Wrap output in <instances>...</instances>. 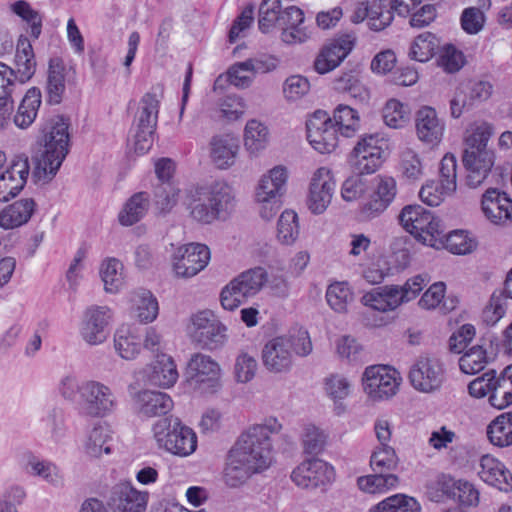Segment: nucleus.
<instances>
[{
    "label": "nucleus",
    "mask_w": 512,
    "mask_h": 512,
    "mask_svg": "<svg viewBox=\"0 0 512 512\" xmlns=\"http://www.w3.org/2000/svg\"><path fill=\"white\" fill-rule=\"evenodd\" d=\"M12 11L29 24L31 37L38 39L42 32L43 20L40 13L24 0L16 1L12 5Z\"/></svg>",
    "instance_id": "nucleus-56"
},
{
    "label": "nucleus",
    "mask_w": 512,
    "mask_h": 512,
    "mask_svg": "<svg viewBox=\"0 0 512 512\" xmlns=\"http://www.w3.org/2000/svg\"><path fill=\"white\" fill-rule=\"evenodd\" d=\"M65 67L59 58H53L49 62L47 77V94L50 104H59L65 92Z\"/></svg>",
    "instance_id": "nucleus-36"
},
{
    "label": "nucleus",
    "mask_w": 512,
    "mask_h": 512,
    "mask_svg": "<svg viewBox=\"0 0 512 512\" xmlns=\"http://www.w3.org/2000/svg\"><path fill=\"white\" fill-rule=\"evenodd\" d=\"M439 44V40L434 34L424 32L415 38L409 56L416 61L426 62L435 54Z\"/></svg>",
    "instance_id": "nucleus-49"
},
{
    "label": "nucleus",
    "mask_w": 512,
    "mask_h": 512,
    "mask_svg": "<svg viewBox=\"0 0 512 512\" xmlns=\"http://www.w3.org/2000/svg\"><path fill=\"white\" fill-rule=\"evenodd\" d=\"M132 405L138 416L150 418L166 415L172 410L173 401L166 393L142 390L132 395Z\"/></svg>",
    "instance_id": "nucleus-23"
},
{
    "label": "nucleus",
    "mask_w": 512,
    "mask_h": 512,
    "mask_svg": "<svg viewBox=\"0 0 512 512\" xmlns=\"http://www.w3.org/2000/svg\"><path fill=\"white\" fill-rule=\"evenodd\" d=\"M41 105V91L36 87L30 88L21 100L14 116V123L20 128L30 126L38 113Z\"/></svg>",
    "instance_id": "nucleus-34"
},
{
    "label": "nucleus",
    "mask_w": 512,
    "mask_h": 512,
    "mask_svg": "<svg viewBox=\"0 0 512 512\" xmlns=\"http://www.w3.org/2000/svg\"><path fill=\"white\" fill-rule=\"evenodd\" d=\"M482 210L492 223L498 224L511 218L512 201L498 189L489 188L482 197Z\"/></svg>",
    "instance_id": "nucleus-30"
},
{
    "label": "nucleus",
    "mask_w": 512,
    "mask_h": 512,
    "mask_svg": "<svg viewBox=\"0 0 512 512\" xmlns=\"http://www.w3.org/2000/svg\"><path fill=\"white\" fill-rule=\"evenodd\" d=\"M394 0H374L369 5L368 25L371 30L382 31L394 19Z\"/></svg>",
    "instance_id": "nucleus-42"
},
{
    "label": "nucleus",
    "mask_w": 512,
    "mask_h": 512,
    "mask_svg": "<svg viewBox=\"0 0 512 512\" xmlns=\"http://www.w3.org/2000/svg\"><path fill=\"white\" fill-rule=\"evenodd\" d=\"M148 492L138 491L130 483H120L113 487L108 505L113 512H144Z\"/></svg>",
    "instance_id": "nucleus-22"
},
{
    "label": "nucleus",
    "mask_w": 512,
    "mask_h": 512,
    "mask_svg": "<svg viewBox=\"0 0 512 512\" xmlns=\"http://www.w3.org/2000/svg\"><path fill=\"white\" fill-rule=\"evenodd\" d=\"M36 209L32 198H22L7 206L0 212V227L14 229L26 224Z\"/></svg>",
    "instance_id": "nucleus-31"
},
{
    "label": "nucleus",
    "mask_w": 512,
    "mask_h": 512,
    "mask_svg": "<svg viewBox=\"0 0 512 512\" xmlns=\"http://www.w3.org/2000/svg\"><path fill=\"white\" fill-rule=\"evenodd\" d=\"M170 426L167 418L154 424V438L159 448H197V435L192 428L180 421L175 422L172 429Z\"/></svg>",
    "instance_id": "nucleus-16"
},
{
    "label": "nucleus",
    "mask_w": 512,
    "mask_h": 512,
    "mask_svg": "<svg viewBox=\"0 0 512 512\" xmlns=\"http://www.w3.org/2000/svg\"><path fill=\"white\" fill-rule=\"evenodd\" d=\"M333 124L345 137H351L359 128V114L348 105L339 104L333 112Z\"/></svg>",
    "instance_id": "nucleus-46"
},
{
    "label": "nucleus",
    "mask_w": 512,
    "mask_h": 512,
    "mask_svg": "<svg viewBox=\"0 0 512 512\" xmlns=\"http://www.w3.org/2000/svg\"><path fill=\"white\" fill-rule=\"evenodd\" d=\"M306 128L307 138L315 150L322 154L335 150L340 132L326 111H315L306 122Z\"/></svg>",
    "instance_id": "nucleus-15"
},
{
    "label": "nucleus",
    "mask_w": 512,
    "mask_h": 512,
    "mask_svg": "<svg viewBox=\"0 0 512 512\" xmlns=\"http://www.w3.org/2000/svg\"><path fill=\"white\" fill-rule=\"evenodd\" d=\"M268 281V274L262 267L248 269L233 278L220 293V302L225 310L233 311L249 298L258 294Z\"/></svg>",
    "instance_id": "nucleus-6"
},
{
    "label": "nucleus",
    "mask_w": 512,
    "mask_h": 512,
    "mask_svg": "<svg viewBox=\"0 0 512 512\" xmlns=\"http://www.w3.org/2000/svg\"><path fill=\"white\" fill-rule=\"evenodd\" d=\"M115 352L124 360H134L142 350V337L135 327L122 325L114 334Z\"/></svg>",
    "instance_id": "nucleus-32"
},
{
    "label": "nucleus",
    "mask_w": 512,
    "mask_h": 512,
    "mask_svg": "<svg viewBox=\"0 0 512 512\" xmlns=\"http://www.w3.org/2000/svg\"><path fill=\"white\" fill-rule=\"evenodd\" d=\"M376 186L370 199L360 208L364 220H371L382 214L394 200L397 194L396 181L389 176H378Z\"/></svg>",
    "instance_id": "nucleus-19"
},
{
    "label": "nucleus",
    "mask_w": 512,
    "mask_h": 512,
    "mask_svg": "<svg viewBox=\"0 0 512 512\" xmlns=\"http://www.w3.org/2000/svg\"><path fill=\"white\" fill-rule=\"evenodd\" d=\"M187 382L200 393L213 394L222 386L221 368L211 356L196 353L188 362Z\"/></svg>",
    "instance_id": "nucleus-8"
},
{
    "label": "nucleus",
    "mask_w": 512,
    "mask_h": 512,
    "mask_svg": "<svg viewBox=\"0 0 512 512\" xmlns=\"http://www.w3.org/2000/svg\"><path fill=\"white\" fill-rule=\"evenodd\" d=\"M185 201L191 217L204 224L225 217L235 205L233 189L224 181L191 188Z\"/></svg>",
    "instance_id": "nucleus-1"
},
{
    "label": "nucleus",
    "mask_w": 512,
    "mask_h": 512,
    "mask_svg": "<svg viewBox=\"0 0 512 512\" xmlns=\"http://www.w3.org/2000/svg\"><path fill=\"white\" fill-rule=\"evenodd\" d=\"M179 190L170 183H161L155 188V204L165 213L172 209L178 201Z\"/></svg>",
    "instance_id": "nucleus-61"
},
{
    "label": "nucleus",
    "mask_w": 512,
    "mask_h": 512,
    "mask_svg": "<svg viewBox=\"0 0 512 512\" xmlns=\"http://www.w3.org/2000/svg\"><path fill=\"white\" fill-rule=\"evenodd\" d=\"M114 431L107 422H98L88 432L86 448H110L113 441Z\"/></svg>",
    "instance_id": "nucleus-57"
},
{
    "label": "nucleus",
    "mask_w": 512,
    "mask_h": 512,
    "mask_svg": "<svg viewBox=\"0 0 512 512\" xmlns=\"http://www.w3.org/2000/svg\"><path fill=\"white\" fill-rule=\"evenodd\" d=\"M487 364V353L481 345H475L467 350L459 360V366L465 374H476Z\"/></svg>",
    "instance_id": "nucleus-53"
},
{
    "label": "nucleus",
    "mask_w": 512,
    "mask_h": 512,
    "mask_svg": "<svg viewBox=\"0 0 512 512\" xmlns=\"http://www.w3.org/2000/svg\"><path fill=\"white\" fill-rule=\"evenodd\" d=\"M122 270L123 265L116 258H108L102 262L100 267V276L104 283L106 292L115 293L122 287Z\"/></svg>",
    "instance_id": "nucleus-48"
},
{
    "label": "nucleus",
    "mask_w": 512,
    "mask_h": 512,
    "mask_svg": "<svg viewBox=\"0 0 512 512\" xmlns=\"http://www.w3.org/2000/svg\"><path fill=\"white\" fill-rule=\"evenodd\" d=\"M387 143L378 134L363 136L352 151L353 171L358 174H372L382 165L386 156Z\"/></svg>",
    "instance_id": "nucleus-10"
},
{
    "label": "nucleus",
    "mask_w": 512,
    "mask_h": 512,
    "mask_svg": "<svg viewBox=\"0 0 512 512\" xmlns=\"http://www.w3.org/2000/svg\"><path fill=\"white\" fill-rule=\"evenodd\" d=\"M112 319L111 309L107 306H90L83 316L80 329L83 340L89 345L103 343L108 336V326Z\"/></svg>",
    "instance_id": "nucleus-18"
},
{
    "label": "nucleus",
    "mask_w": 512,
    "mask_h": 512,
    "mask_svg": "<svg viewBox=\"0 0 512 512\" xmlns=\"http://www.w3.org/2000/svg\"><path fill=\"white\" fill-rule=\"evenodd\" d=\"M415 128L417 137L421 142L437 145L443 138L445 122L438 117L434 108L423 106L416 112Z\"/></svg>",
    "instance_id": "nucleus-24"
},
{
    "label": "nucleus",
    "mask_w": 512,
    "mask_h": 512,
    "mask_svg": "<svg viewBox=\"0 0 512 512\" xmlns=\"http://www.w3.org/2000/svg\"><path fill=\"white\" fill-rule=\"evenodd\" d=\"M209 147L210 159L214 166L220 170H227L236 163L240 142L232 134H221L211 138Z\"/></svg>",
    "instance_id": "nucleus-25"
},
{
    "label": "nucleus",
    "mask_w": 512,
    "mask_h": 512,
    "mask_svg": "<svg viewBox=\"0 0 512 512\" xmlns=\"http://www.w3.org/2000/svg\"><path fill=\"white\" fill-rule=\"evenodd\" d=\"M493 133L494 127L488 122L481 121L472 123L464 134V150H490L487 145Z\"/></svg>",
    "instance_id": "nucleus-39"
},
{
    "label": "nucleus",
    "mask_w": 512,
    "mask_h": 512,
    "mask_svg": "<svg viewBox=\"0 0 512 512\" xmlns=\"http://www.w3.org/2000/svg\"><path fill=\"white\" fill-rule=\"evenodd\" d=\"M437 64L447 73H455L459 71L464 65L463 54L453 45H445L440 50Z\"/></svg>",
    "instance_id": "nucleus-59"
},
{
    "label": "nucleus",
    "mask_w": 512,
    "mask_h": 512,
    "mask_svg": "<svg viewBox=\"0 0 512 512\" xmlns=\"http://www.w3.org/2000/svg\"><path fill=\"white\" fill-rule=\"evenodd\" d=\"M325 392L334 401L335 411L338 415L345 411L342 400L350 394V382L340 375H331L325 379Z\"/></svg>",
    "instance_id": "nucleus-47"
},
{
    "label": "nucleus",
    "mask_w": 512,
    "mask_h": 512,
    "mask_svg": "<svg viewBox=\"0 0 512 512\" xmlns=\"http://www.w3.org/2000/svg\"><path fill=\"white\" fill-rule=\"evenodd\" d=\"M192 324V340L202 348L215 350L226 342L227 329L211 311L205 310L195 314Z\"/></svg>",
    "instance_id": "nucleus-14"
},
{
    "label": "nucleus",
    "mask_w": 512,
    "mask_h": 512,
    "mask_svg": "<svg viewBox=\"0 0 512 512\" xmlns=\"http://www.w3.org/2000/svg\"><path fill=\"white\" fill-rule=\"evenodd\" d=\"M362 380L365 393L373 401L390 399L397 393L401 383L399 373L385 365L367 367Z\"/></svg>",
    "instance_id": "nucleus-11"
},
{
    "label": "nucleus",
    "mask_w": 512,
    "mask_h": 512,
    "mask_svg": "<svg viewBox=\"0 0 512 512\" xmlns=\"http://www.w3.org/2000/svg\"><path fill=\"white\" fill-rule=\"evenodd\" d=\"M399 220L403 228L424 245L439 249L444 236L440 220L422 206H406L402 209Z\"/></svg>",
    "instance_id": "nucleus-5"
},
{
    "label": "nucleus",
    "mask_w": 512,
    "mask_h": 512,
    "mask_svg": "<svg viewBox=\"0 0 512 512\" xmlns=\"http://www.w3.org/2000/svg\"><path fill=\"white\" fill-rule=\"evenodd\" d=\"M69 123L63 116H57L43 130V149L35 158L33 177L37 181H51L69 153Z\"/></svg>",
    "instance_id": "nucleus-2"
},
{
    "label": "nucleus",
    "mask_w": 512,
    "mask_h": 512,
    "mask_svg": "<svg viewBox=\"0 0 512 512\" xmlns=\"http://www.w3.org/2000/svg\"><path fill=\"white\" fill-rule=\"evenodd\" d=\"M15 63L17 77L22 83L28 81L34 75L36 70L34 51L26 37L21 36L18 40Z\"/></svg>",
    "instance_id": "nucleus-38"
},
{
    "label": "nucleus",
    "mask_w": 512,
    "mask_h": 512,
    "mask_svg": "<svg viewBox=\"0 0 512 512\" xmlns=\"http://www.w3.org/2000/svg\"><path fill=\"white\" fill-rule=\"evenodd\" d=\"M329 306L338 313L347 311V305L352 301L353 294L345 282L331 284L326 291Z\"/></svg>",
    "instance_id": "nucleus-51"
},
{
    "label": "nucleus",
    "mask_w": 512,
    "mask_h": 512,
    "mask_svg": "<svg viewBox=\"0 0 512 512\" xmlns=\"http://www.w3.org/2000/svg\"><path fill=\"white\" fill-rule=\"evenodd\" d=\"M335 181L326 167L318 168L311 179L308 206L315 214L323 213L331 203Z\"/></svg>",
    "instance_id": "nucleus-21"
},
{
    "label": "nucleus",
    "mask_w": 512,
    "mask_h": 512,
    "mask_svg": "<svg viewBox=\"0 0 512 512\" xmlns=\"http://www.w3.org/2000/svg\"><path fill=\"white\" fill-rule=\"evenodd\" d=\"M355 39L344 35L322 49L317 56L314 67L320 74H325L336 68L351 52Z\"/></svg>",
    "instance_id": "nucleus-26"
},
{
    "label": "nucleus",
    "mask_w": 512,
    "mask_h": 512,
    "mask_svg": "<svg viewBox=\"0 0 512 512\" xmlns=\"http://www.w3.org/2000/svg\"><path fill=\"white\" fill-rule=\"evenodd\" d=\"M358 489L366 494H383L388 491V481L383 474L360 476L356 481Z\"/></svg>",
    "instance_id": "nucleus-64"
},
{
    "label": "nucleus",
    "mask_w": 512,
    "mask_h": 512,
    "mask_svg": "<svg viewBox=\"0 0 512 512\" xmlns=\"http://www.w3.org/2000/svg\"><path fill=\"white\" fill-rule=\"evenodd\" d=\"M79 406L85 416L104 417L116 409L117 400L110 387L90 380L81 384Z\"/></svg>",
    "instance_id": "nucleus-9"
},
{
    "label": "nucleus",
    "mask_w": 512,
    "mask_h": 512,
    "mask_svg": "<svg viewBox=\"0 0 512 512\" xmlns=\"http://www.w3.org/2000/svg\"><path fill=\"white\" fill-rule=\"evenodd\" d=\"M144 377L150 385L169 388L176 383L179 374L173 359L161 353L156 355V360L144 369Z\"/></svg>",
    "instance_id": "nucleus-27"
},
{
    "label": "nucleus",
    "mask_w": 512,
    "mask_h": 512,
    "mask_svg": "<svg viewBox=\"0 0 512 512\" xmlns=\"http://www.w3.org/2000/svg\"><path fill=\"white\" fill-rule=\"evenodd\" d=\"M383 119L389 127L400 128L407 121V112L404 105L396 100H389L383 109Z\"/></svg>",
    "instance_id": "nucleus-62"
},
{
    "label": "nucleus",
    "mask_w": 512,
    "mask_h": 512,
    "mask_svg": "<svg viewBox=\"0 0 512 512\" xmlns=\"http://www.w3.org/2000/svg\"><path fill=\"white\" fill-rule=\"evenodd\" d=\"M489 403L497 408L504 409L512 404V366L507 367L501 377H498L489 395Z\"/></svg>",
    "instance_id": "nucleus-43"
},
{
    "label": "nucleus",
    "mask_w": 512,
    "mask_h": 512,
    "mask_svg": "<svg viewBox=\"0 0 512 512\" xmlns=\"http://www.w3.org/2000/svg\"><path fill=\"white\" fill-rule=\"evenodd\" d=\"M479 475L487 484L508 492L512 489V474L506 467L490 454L483 455Z\"/></svg>",
    "instance_id": "nucleus-29"
},
{
    "label": "nucleus",
    "mask_w": 512,
    "mask_h": 512,
    "mask_svg": "<svg viewBox=\"0 0 512 512\" xmlns=\"http://www.w3.org/2000/svg\"><path fill=\"white\" fill-rule=\"evenodd\" d=\"M135 317L142 323H149L156 319L158 315V302L152 293L148 290H141L134 294L132 298Z\"/></svg>",
    "instance_id": "nucleus-45"
},
{
    "label": "nucleus",
    "mask_w": 512,
    "mask_h": 512,
    "mask_svg": "<svg viewBox=\"0 0 512 512\" xmlns=\"http://www.w3.org/2000/svg\"><path fill=\"white\" fill-rule=\"evenodd\" d=\"M299 234L298 216L294 211H284L278 220L277 237L286 245L295 242Z\"/></svg>",
    "instance_id": "nucleus-54"
},
{
    "label": "nucleus",
    "mask_w": 512,
    "mask_h": 512,
    "mask_svg": "<svg viewBox=\"0 0 512 512\" xmlns=\"http://www.w3.org/2000/svg\"><path fill=\"white\" fill-rule=\"evenodd\" d=\"M487 435L494 446L512 445V411L499 415L487 428Z\"/></svg>",
    "instance_id": "nucleus-41"
},
{
    "label": "nucleus",
    "mask_w": 512,
    "mask_h": 512,
    "mask_svg": "<svg viewBox=\"0 0 512 512\" xmlns=\"http://www.w3.org/2000/svg\"><path fill=\"white\" fill-rule=\"evenodd\" d=\"M441 241V247H445L451 253L458 255L470 253L476 246L475 242L461 230H455L448 234L444 233Z\"/></svg>",
    "instance_id": "nucleus-55"
},
{
    "label": "nucleus",
    "mask_w": 512,
    "mask_h": 512,
    "mask_svg": "<svg viewBox=\"0 0 512 512\" xmlns=\"http://www.w3.org/2000/svg\"><path fill=\"white\" fill-rule=\"evenodd\" d=\"M210 260L209 248L204 244L179 247L173 255V270L177 277L190 278L202 271Z\"/></svg>",
    "instance_id": "nucleus-17"
},
{
    "label": "nucleus",
    "mask_w": 512,
    "mask_h": 512,
    "mask_svg": "<svg viewBox=\"0 0 512 512\" xmlns=\"http://www.w3.org/2000/svg\"><path fill=\"white\" fill-rule=\"evenodd\" d=\"M290 478L301 489L311 491L318 488L324 489L335 480V470L328 462L311 457L296 466Z\"/></svg>",
    "instance_id": "nucleus-12"
},
{
    "label": "nucleus",
    "mask_w": 512,
    "mask_h": 512,
    "mask_svg": "<svg viewBox=\"0 0 512 512\" xmlns=\"http://www.w3.org/2000/svg\"><path fill=\"white\" fill-rule=\"evenodd\" d=\"M269 142V130L262 122L252 119L245 126L244 146L251 154L264 150Z\"/></svg>",
    "instance_id": "nucleus-40"
},
{
    "label": "nucleus",
    "mask_w": 512,
    "mask_h": 512,
    "mask_svg": "<svg viewBox=\"0 0 512 512\" xmlns=\"http://www.w3.org/2000/svg\"><path fill=\"white\" fill-rule=\"evenodd\" d=\"M282 424L277 418L269 417L263 423L250 425L238 436L236 448H272L293 445L288 435H281Z\"/></svg>",
    "instance_id": "nucleus-7"
},
{
    "label": "nucleus",
    "mask_w": 512,
    "mask_h": 512,
    "mask_svg": "<svg viewBox=\"0 0 512 512\" xmlns=\"http://www.w3.org/2000/svg\"><path fill=\"white\" fill-rule=\"evenodd\" d=\"M369 512H421V506L413 497L395 494L374 505Z\"/></svg>",
    "instance_id": "nucleus-44"
},
{
    "label": "nucleus",
    "mask_w": 512,
    "mask_h": 512,
    "mask_svg": "<svg viewBox=\"0 0 512 512\" xmlns=\"http://www.w3.org/2000/svg\"><path fill=\"white\" fill-rule=\"evenodd\" d=\"M150 205L149 195L138 192L132 195L120 211L118 219L123 226H132L140 221L148 211Z\"/></svg>",
    "instance_id": "nucleus-35"
},
{
    "label": "nucleus",
    "mask_w": 512,
    "mask_h": 512,
    "mask_svg": "<svg viewBox=\"0 0 512 512\" xmlns=\"http://www.w3.org/2000/svg\"><path fill=\"white\" fill-rule=\"evenodd\" d=\"M362 302L364 305L381 312L394 310L401 305L394 285H387L366 293L362 297Z\"/></svg>",
    "instance_id": "nucleus-37"
},
{
    "label": "nucleus",
    "mask_w": 512,
    "mask_h": 512,
    "mask_svg": "<svg viewBox=\"0 0 512 512\" xmlns=\"http://www.w3.org/2000/svg\"><path fill=\"white\" fill-rule=\"evenodd\" d=\"M273 462L271 450H229L224 482L231 488L240 487L252 475L267 470Z\"/></svg>",
    "instance_id": "nucleus-4"
},
{
    "label": "nucleus",
    "mask_w": 512,
    "mask_h": 512,
    "mask_svg": "<svg viewBox=\"0 0 512 512\" xmlns=\"http://www.w3.org/2000/svg\"><path fill=\"white\" fill-rule=\"evenodd\" d=\"M282 9L280 0H263L259 7V29L263 33L270 32L278 26Z\"/></svg>",
    "instance_id": "nucleus-50"
},
{
    "label": "nucleus",
    "mask_w": 512,
    "mask_h": 512,
    "mask_svg": "<svg viewBox=\"0 0 512 512\" xmlns=\"http://www.w3.org/2000/svg\"><path fill=\"white\" fill-rule=\"evenodd\" d=\"M257 370L258 362L253 354L241 351L236 356L233 373L238 383L250 382L255 377Z\"/></svg>",
    "instance_id": "nucleus-52"
},
{
    "label": "nucleus",
    "mask_w": 512,
    "mask_h": 512,
    "mask_svg": "<svg viewBox=\"0 0 512 512\" xmlns=\"http://www.w3.org/2000/svg\"><path fill=\"white\" fill-rule=\"evenodd\" d=\"M444 379L445 369L437 357H419L409 371L411 385L423 393H433L439 390Z\"/></svg>",
    "instance_id": "nucleus-13"
},
{
    "label": "nucleus",
    "mask_w": 512,
    "mask_h": 512,
    "mask_svg": "<svg viewBox=\"0 0 512 512\" xmlns=\"http://www.w3.org/2000/svg\"><path fill=\"white\" fill-rule=\"evenodd\" d=\"M288 179L286 167L278 165L264 174L256 188L255 198L257 202H267L271 199H280L285 192Z\"/></svg>",
    "instance_id": "nucleus-28"
},
{
    "label": "nucleus",
    "mask_w": 512,
    "mask_h": 512,
    "mask_svg": "<svg viewBox=\"0 0 512 512\" xmlns=\"http://www.w3.org/2000/svg\"><path fill=\"white\" fill-rule=\"evenodd\" d=\"M496 380V371L489 370L469 383L468 392L474 398L485 397L492 394Z\"/></svg>",
    "instance_id": "nucleus-63"
},
{
    "label": "nucleus",
    "mask_w": 512,
    "mask_h": 512,
    "mask_svg": "<svg viewBox=\"0 0 512 512\" xmlns=\"http://www.w3.org/2000/svg\"><path fill=\"white\" fill-rule=\"evenodd\" d=\"M364 174L354 172V175L348 177L342 184L341 195L345 201H354L361 197L368 189L367 180Z\"/></svg>",
    "instance_id": "nucleus-60"
},
{
    "label": "nucleus",
    "mask_w": 512,
    "mask_h": 512,
    "mask_svg": "<svg viewBox=\"0 0 512 512\" xmlns=\"http://www.w3.org/2000/svg\"><path fill=\"white\" fill-rule=\"evenodd\" d=\"M462 162L466 169V184L477 188L487 179L495 163L493 150H463Z\"/></svg>",
    "instance_id": "nucleus-20"
},
{
    "label": "nucleus",
    "mask_w": 512,
    "mask_h": 512,
    "mask_svg": "<svg viewBox=\"0 0 512 512\" xmlns=\"http://www.w3.org/2000/svg\"><path fill=\"white\" fill-rule=\"evenodd\" d=\"M312 351V342L306 330L299 329L289 335L269 340L262 349V362L270 373L289 372L293 366L294 353L307 356Z\"/></svg>",
    "instance_id": "nucleus-3"
},
{
    "label": "nucleus",
    "mask_w": 512,
    "mask_h": 512,
    "mask_svg": "<svg viewBox=\"0 0 512 512\" xmlns=\"http://www.w3.org/2000/svg\"><path fill=\"white\" fill-rule=\"evenodd\" d=\"M160 100L155 92H147L141 98L137 116V127L144 128V134L154 133L158 120Z\"/></svg>",
    "instance_id": "nucleus-33"
},
{
    "label": "nucleus",
    "mask_w": 512,
    "mask_h": 512,
    "mask_svg": "<svg viewBox=\"0 0 512 512\" xmlns=\"http://www.w3.org/2000/svg\"><path fill=\"white\" fill-rule=\"evenodd\" d=\"M469 103L474 107L484 101H487L493 93V85L489 81L476 80L470 81L467 85L461 87Z\"/></svg>",
    "instance_id": "nucleus-58"
}]
</instances>
